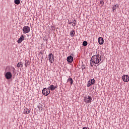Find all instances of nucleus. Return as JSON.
Listing matches in <instances>:
<instances>
[{"instance_id":"5","label":"nucleus","mask_w":129,"mask_h":129,"mask_svg":"<svg viewBox=\"0 0 129 129\" xmlns=\"http://www.w3.org/2000/svg\"><path fill=\"white\" fill-rule=\"evenodd\" d=\"M48 59L50 63H53L54 61V55L52 53H50L48 55Z\"/></svg>"},{"instance_id":"8","label":"nucleus","mask_w":129,"mask_h":129,"mask_svg":"<svg viewBox=\"0 0 129 129\" xmlns=\"http://www.w3.org/2000/svg\"><path fill=\"white\" fill-rule=\"evenodd\" d=\"M68 23L69 24H71L72 23H73V24H72V25H73V26H76V24H77V20H76V19H74V20H73V21H70L69 20V21H68Z\"/></svg>"},{"instance_id":"11","label":"nucleus","mask_w":129,"mask_h":129,"mask_svg":"<svg viewBox=\"0 0 129 129\" xmlns=\"http://www.w3.org/2000/svg\"><path fill=\"white\" fill-rule=\"evenodd\" d=\"M119 6L117 4H116V5H114L112 8V12L113 13H114V12H115V11H116V9H117V8H118Z\"/></svg>"},{"instance_id":"2","label":"nucleus","mask_w":129,"mask_h":129,"mask_svg":"<svg viewBox=\"0 0 129 129\" xmlns=\"http://www.w3.org/2000/svg\"><path fill=\"white\" fill-rule=\"evenodd\" d=\"M84 100L86 103H91L92 101V97L90 95H85Z\"/></svg>"},{"instance_id":"14","label":"nucleus","mask_w":129,"mask_h":129,"mask_svg":"<svg viewBox=\"0 0 129 129\" xmlns=\"http://www.w3.org/2000/svg\"><path fill=\"white\" fill-rule=\"evenodd\" d=\"M17 68H20V67L22 68V67H23V63L22 62H19L17 64Z\"/></svg>"},{"instance_id":"23","label":"nucleus","mask_w":129,"mask_h":129,"mask_svg":"<svg viewBox=\"0 0 129 129\" xmlns=\"http://www.w3.org/2000/svg\"><path fill=\"white\" fill-rule=\"evenodd\" d=\"M82 70H84V69H86L85 65H82Z\"/></svg>"},{"instance_id":"21","label":"nucleus","mask_w":129,"mask_h":129,"mask_svg":"<svg viewBox=\"0 0 129 129\" xmlns=\"http://www.w3.org/2000/svg\"><path fill=\"white\" fill-rule=\"evenodd\" d=\"M14 3L16 5H19L20 4V0H15Z\"/></svg>"},{"instance_id":"6","label":"nucleus","mask_w":129,"mask_h":129,"mask_svg":"<svg viewBox=\"0 0 129 129\" xmlns=\"http://www.w3.org/2000/svg\"><path fill=\"white\" fill-rule=\"evenodd\" d=\"M5 77L7 80H9L10 79H11L12 78V74L11 72H7L5 74Z\"/></svg>"},{"instance_id":"16","label":"nucleus","mask_w":129,"mask_h":129,"mask_svg":"<svg viewBox=\"0 0 129 129\" xmlns=\"http://www.w3.org/2000/svg\"><path fill=\"white\" fill-rule=\"evenodd\" d=\"M25 65L26 67H28V65H30V62L29 61H28V60H27L26 59H25Z\"/></svg>"},{"instance_id":"13","label":"nucleus","mask_w":129,"mask_h":129,"mask_svg":"<svg viewBox=\"0 0 129 129\" xmlns=\"http://www.w3.org/2000/svg\"><path fill=\"white\" fill-rule=\"evenodd\" d=\"M30 112V109H29V108H25L24 113H25V114H29Z\"/></svg>"},{"instance_id":"15","label":"nucleus","mask_w":129,"mask_h":129,"mask_svg":"<svg viewBox=\"0 0 129 129\" xmlns=\"http://www.w3.org/2000/svg\"><path fill=\"white\" fill-rule=\"evenodd\" d=\"M55 89H56V87H54L53 85H50L49 87V90H50L51 91H54Z\"/></svg>"},{"instance_id":"9","label":"nucleus","mask_w":129,"mask_h":129,"mask_svg":"<svg viewBox=\"0 0 129 129\" xmlns=\"http://www.w3.org/2000/svg\"><path fill=\"white\" fill-rule=\"evenodd\" d=\"M74 58L73 56L70 55L67 57V61L68 62H69L70 63H72L73 61Z\"/></svg>"},{"instance_id":"18","label":"nucleus","mask_w":129,"mask_h":129,"mask_svg":"<svg viewBox=\"0 0 129 129\" xmlns=\"http://www.w3.org/2000/svg\"><path fill=\"white\" fill-rule=\"evenodd\" d=\"M75 34V30H73L70 32V35L72 37H74V35Z\"/></svg>"},{"instance_id":"10","label":"nucleus","mask_w":129,"mask_h":129,"mask_svg":"<svg viewBox=\"0 0 129 129\" xmlns=\"http://www.w3.org/2000/svg\"><path fill=\"white\" fill-rule=\"evenodd\" d=\"M23 40H24V34H23V35H21V36H20V38L17 41V42L18 43H21V42H22Z\"/></svg>"},{"instance_id":"3","label":"nucleus","mask_w":129,"mask_h":129,"mask_svg":"<svg viewBox=\"0 0 129 129\" xmlns=\"http://www.w3.org/2000/svg\"><path fill=\"white\" fill-rule=\"evenodd\" d=\"M42 93H43V94H44V95H48V94H49V93H50L49 88H47V89L46 88L43 89Z\"/></svg>"},{"instance_id":"12","label":"nucleus","mask_w":129,"mask_h":129,"mask_svg":"<svg viewBox=\"0 0 129 129\" xmlns=\"http://www.w3.org/2000/svg\"><path fill=\"white\" fill-rule=\"evenodd\" d=\"M98 42L100 45H102V44H103L104 42L103 38H102V37H99Z\"/></svg>"},{"instance_id":"19","label":"nucleus","mask_w":129,"mask_h":129,"mask_svg":"<svg viewBox=\"0 0 129 129\" xmlns=\"http://www.w3.org/2000/svg\"><path fill=\"white\" fill-rule=\"evenodd\" d=\"M90 86H92L91 85V80H90L89 81H88V84H87V85L88 88H89V87H90Z\"/></svg>"},{"instance_id":"1","label":"nucleus","mask_w":129,"mask_h":129,"mask_svg":"<svg viewBox=\"0 0 129 129\" xmlns=\"http://www.w3.org/2000/svg\"><path fill=\"white\" fill-rule=\"evenodd\" d=\"M102 61H101V56L99 54L97 55H94L91 58V66L93 67L94 64H101Z\"/></svg>"},{"instance_id":"20","label":"nucleus","mask_w":129,"mask_h":129,"mask_svg":"<svg viewBox=\"0 0 129 129\" xmlns=\"http://www.w3.org/2000/svg\"><path fill=\"white\" fill-rule=\"evenodd\" d=\"M95 82H96V81H95V80H94V79H92L91 80V85H94V84H95Z\"/></svg>"},{"instance_id":"17","label":"nucleus","mask_w":129,"mask_h":129,"mask_svg":"<svg viewBox=\"0 0 129 129\" xmlns=\"http://www.w3.org/2000/svg\"><path fill=\"white\" fill-rule=\"evenodd\" d=\"M67 82H70L71 85L72 86L73 84V80L72 78H69V79H68Z\"/></svg>"},{"instance_id":"24","label":"nucleus","mask_w":129,"mask_h":129,"mask_svg":"<svg viewBox=\"0 0 129 129\" xmlns=\"http://www.w3.org/2000/svg\"><path fill=\"white\" fill-rule=\"evenodd\" d=\"M41 108H42L41 105H38V108H39V109L40 110Z\"/></svg>"},{"instance_id":"7","label":"nucleus","mask_w":129,"mask_h":129,"mask_svg":"<svg viewBox=\"0 0 129 129\" xmlns=\"http://www.w3.org/2000/svg\"><path fill=\"white\" fill-rule=\"evenodd\" d=\"M122 80L124 82L127 83L129 82V76L128 75H123L122 77Z\"/></svg>"},{"instance_id":"4","label":"nucleus","mask_w":129,"mask_h":129,"mask_svg":"<svg viewBox=\"0 0 129 129\" xmlns=\"http://www.w3.org/2000/svg\"><path fill=\"white\" fill-rule=\"evenodd\" d=\"M23 31L24 33H29L30 31V27L28 26H24L23 28Z\"/></svg>"},{"instance_id":"22","label":"nucleus","mask_w":129,"mask_h":129,"mask_svg":"<svg viewBox=\"0 0 129 129\" xmlns=\"http://www.w3.org/2000/svg\"><path fill=\"white\" fill-rule=\"evenodd\" d=\"M83 46H87V45H88L87 41H84L83 42Z\"/></svg>"}]
</instances>
